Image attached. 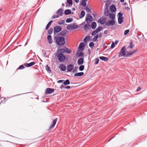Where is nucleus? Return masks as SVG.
Instances as JSON below:
<instances>
[{"label": "nucleus", "mask_w": 147, "mask_h": 147, "mask_svg": "<svg viewBox=\"0 0 147 147\" xmlns=\"http://www.w3.org/2000/svg\"><path fill=\"white\" fill-rule=\"evenodd\" d=\"M45 69L46 70L48 71V73H51V70L50 69V67L48 65H46Z\"/></svg>", "instance_id": "obj_34"}, {"label": "nucleus", "mask_w": 147, "mask_h": 147, "mask_svg": "<svg viewBox=\"0 0 147 147\" xmlns=\"http://www.w3.org/2000/svg\"><path fill=\"white\" fill-rule=\"evenodd\" d=\"M74 1L76 3H78L79 2V0H74Z\"/></svg>", "instance_id": "obj_59"}, {"label": "nucleus", "mask_w": 147, "mask_h": 147, "mask_svg": "<svg viewBox=\"0 0 147 147\" xmlns=\"http://www.w3.org/2000/svg\"><path fill=\"white\" fill-rule=\"evenodd\" d=\"M84 74L83 72H80L76 73L74 75L75 76H83Z\"/></svg>", "instance_id": "obj_23"}, {"label": "nucleus", "mask_w": 147, "mask_h": 147, "mask_svg": "<svg viewBox=\"0 0 147 147\" xmlns=\"http://www.w3.org/2000/svg\"><path fill=\"white\" fill-rule=\"evenodd\" d=\"M123 13L121 12H119L118 13V15L119 16H123Z\"/></svg>", "instance_id": "obj_54"}, {"label": "nucleus", "mask_w": 147, "mask_h": 147, "mask_svg": "<svg viewBox=\"0 0 147 147\" xmlns=\"http://www.w3.org/2000/svg\"><path fill=\"white\" fill-rule=\"evenodd\" d=\"M120 1L121 3H122L124 1V0H120Z\"/></svg>", "instance_id": "obj_63"}, {"label": "nucleus", "mask_w": 147, "mask_h": 147, "mask_svg": "<svg viewBox=\"0 0 147 147\" xmlns=\"http://www.w3.org/2000/svg\"><path fill=\"white\" fill-rule=\"evenodd\" d=\"M35 62H32L29 63H26L25 64V65L26 67H31L35 64Z\"/></svg>", "instance_id": "obj_19"}, {"label": "nucleus", "mask_w": 147, "mask_h": 147, "mask_svg": "<svg viewBox=\"0 0 147 147\" xmlns=\"http://www.w3.org/2000/svg\"><path fill=\"white\" fill-rule=\"evenodd\" d=\"M74 67V65L73 64H71L68 65L67 66V70L68 72L71 71L73 69Z\"/></svg>", "instance_id": "obj_11"}, {"label": "nucleus", "mask_w": 147, "mask_h": 147, "mask_svg": "<svg viewBox=\"0 0 147 147\" xmlns=\"http://www.w3.org/2000/svg\"><path fill=\"white\" fill-rule=\"evenodd\" d=\"M98 38V36L96 35L94 37V38L92 39L93 41L94 42L96 41Z\"/></svg>", "instance_id": "obj_42"}, {"label": "nucleus", "mask_w": 147, "mask_h": 147, "mask_svg": "<svg viewBox=\"0 0 147 147\" xmlns=\"http://www.w3.org/2000/svg\"><path fill=\"white\" fill-rule=\"evenodd\" d=\"M90 36H87L84 38V42H87V40H90Z\"/></svg>", "instance_id": "obj_29"}, {"label": "nucleus", "mask_w": 147, "mask_h": 147, "mask_svg": "<svg viewBox=\"0 0 147 147\" xmlns=\"http://www.w3.org/2000/svg\"><path fill=\"white\" fill-rule=\"evenodd\" d=\"M84 9L86 11L88 12H90L91 11L90 9L88 7H86Z\"/></svg>", "instance_id": "obj_41"}, {"label": "nucleus", "mask_w": 147, "mask_h": 147, "mask_svg": "<svg viewBox=\"0 0 147 147\" xmlns=\"http://www.w3.org/2000/svg\"><path fill=\"white\" fill-rule=\"evenodd\" d=\"M96 22H93L91 24V28L93 29H95L96 28Z\"/></svg>", "instance_id": "obj_26"}, {"label": "nucleus", "mask_w": 147, "mask_h": 147, "mask_svg": "<svg viewBox=\"0 0 147 147\" xmlns=\"http://www.w3.org/2000/svg\"><path fill=\"white\" fill-rule=\"evenodd\" d=\"M109 11L108 9H105L104 11V14H105V15L106 16H108V14Z\"/></svg>", "instance_id": "obj_38"}, {"label": "nucleus", "mask_w": 147, "mask_h": 147, "mask_svg": "<svg viewBox=\"0 0 147 147\" xmlns=\"http://www.w3.org/2000/svg\"><path fill=\"white\" fill-rule=\"evenodd\" d=\"M123 20V17L122 16H119L118 18V22L119 24H121Z\"/></svg>", "instance_id": "obj_21"}, {"label": "nucleus", "mask_w": 147, "mask_h": 147, "mask_svg": "<svg viewBox=\"0 0 147 147\" xmlns=\"http://www.w3.org/2000/svg\"><path fill=\"white\" fill-rule=\"evenodd\" d=\"M141 90V88L140 87H138L136 90V91L138 92Z\"/></svg>", "instance_id": "obj_57"}, {"label": "nucleus", "mask_w": 147, "mask_h": 147, "mask_svg": "<svg viewBox=\"0 0 147 147\" xmlns=\"http://www.w3.org/2000/svg\"><path fill=\"white\" fill-rule=\"evenodd\" d=\"M63 10L61 9H59L56 12V14L59 16V17L62 16L63 14Z\"/></svg>", "instance_id": "obj_12"}, {"label": "nucleus", "mask_w": 147, "mask_h": 147, "mask_svg": "<svg viewBox=\"0 0 147 147\" xmlns=\"http://www.w3.org/2000/svg\"><path fill=\"white\" fill-rule=\"evenodd\" d=\"M78 26L75 24H70L67 26V29L69 30H71L73 29H76L78 28Z\"/></svg>", "instance_id": "obj_5"}, {"label": "nucleus", "mask_w": 147, "mask_h": 147, "mask_svg": "<svg viewBox=\"0 0 147 147\" xmlns=\"http://www.w3.org/2000/svg\"><path fill=\"white\" fill-rule=\"evenodd\" d=\"M97 33V32L96 31V30H95L94 31H93L91 35L92 36H94V35L95 34H96Z\"/></svg>", "instance_id": "obj_50"}, {"label": "nucleus", "mask_w": 147, "mask_h": 147, "mask_svg": "<svg viewBox=\"0 0 147 147\" xmlns=\"http://www.w3.org/2000/svg\"><path fill=\"white\" fill-rule=\"evenodd\" d=\"M55 40L57 44L59 46L63 45L65 43V38L62 36L55 37Z\"/></svg>", "instance_id": "obj_2"}, {"label": "nucleus", "mask_w": 147, "mask_h": 147, "mask_svg": "<svg viewBox=\"0 0 147 147\" xmlns=\"http://www.w3.org/2000/svg\"><path fill=\"white\" fill-rule=\"evenodd\" d=\"M106 19L104 17H101L98 20V22L100 24H104L106 22Z\"/></svg>", "instance_id": "obj_10"}, {"label": "nucleus", "mask_w": 147, "mask_h": 147, "mask_svg": "<svg viewBox=\"0 0 147 147\" xmlns=\"http://www.w3.org/2000/svg\"><path fill=\"white\" fill-rule=\"evenodd\" d=\"M67 3L70 6L72 5L73 3L72 0H67Z\"/></svg>", "instance_id": "obj_37"}, {"label": "nucleus", "mask_w": 147, "mask_h": 147, "mask_svg": "<svg viewBox=\"0 0 147 147\" xmlns=\"http://www.w3.org/2000/svg\"><path fill=\"white\" fill-rule=\"evenodd\" d=\"M53 22V20H51V21H50L48 23L47 25L46 26V27L45 29L46 30H47L48 29V28L51 25V23H52V22Z\"/></svg>", "instance_id": "obj_30"}, {"label": "nucleus", "mask_w": 147, "mask_h": 147, "mask_svg": "<svg viewBox=\"0 0 147 147\" xmlns=\"http://www.w3.org/2000/svg\"><path fill=\"white\" fill-rule=\"evenodd\" d=\"M115 22L114 20H110L106 23V25L107 26H113L114 25Z\"/></svg>", "instance_id": "obj_9"}, {"label": "nucleus", "mask_w": 147, "mask_h": 147, "mask_svg": "<svg viewBox=\"0 0 147 147\" xmlns=\"http://www.w3.org/2000/svg\"><path fill=\"white\" fill-rule=\"evenodd\" d=\"M63 53L62 52L60 51L59 49L56 52V56H57L60 62L64 61L65 59V57Z\"/></svg>", "instance_id": "obj_3"}, {"label": "nucleus", "mask_w": 147, "mask_h": 147, "mask_svg": "<svg viewBox=\"0 0 147 147\" xmlns=\"http://www.w3.org/2000/svg\"><path fill=\"white\" fill-rule=\"evenodd\" d=\"M126 9H127L128 10H130V8H129V7H126Z\"/></svg>", "instance_id": "obj_64"}, {"label": "nucleus", "mask_w": 147, "mask_h": 147, "mask_svg": "<svg viewBox=\"0 0 147 147\" xmlns=\"http://www.w3.org/2000/svg\"><path fill=\"white\" fill-rule=\"evenodd\" d=\"M72 10H73V11H75V8H73L72 9Z\"/></svg>", "instance_id": "obj_61"}, {"label": "nucleus", "mask_w": 147, "mask_h": 147, "mask_svg": "<svg viewBox=\"0 0 147 147\" xmlns=\"http://www.w3.org/2000/svg\"><path fill=\"white\" fill-rule=\"evenodd\" d=\"M70 82L69 80H66L63 83V84L64 85H66L70 84Z\"/></svg>", "instance_id": "obj_35"}, {"label": "nucleus", "mask_w": 147, "mask_h": 147, "mask_svg": "<svg viewBox=\"0 0 147 147\" xmlns=\"http://www.w3.org/2000/svg\"><path fill=\"white\" fill-rule=\"evenodd\" d=\"M85 45H84V43L82 42H81L79 46V50L80 51H83Z\"/></svg>", "instance_id": "obj_14"}, {"label": "nucleus", "mask_w": 147, "mask_h": 147, "mask_svg": "<svg viewBox=\"0 0 147 147\" xmlns=\"http://www.w3.org/2000/svg\"><path fill=\"white\" fill-rule=\"evenodd\" d=\"M94 45V43L93 42H91L89 44V46L91 48H93Z\"/></svg>", "instance_id": "obj_46"}, {"label": "nucleus", "mask_w": 147, "mask_h": 147, "mask_svg": "<svg viewBox=\"0 0 147 147\" xmlns=\"http://www.w3.org/2000/svg\"><path fill=\"white\" fill-rule=\"evenodd\" d=\"M85 15V12L84 11H82L79 15V17L80 18H81L83 17Z\"/></svg>", "instance_id": "obj_27"}, {"label": "nucleus", "mask_w": 147, "mask_h": 147, "mask_svg": "<svg viewBox=\"0 0 147 147\" xmlns=\"http://www.w3.org/2000/svg\"><path fill=\"white\" fill-rule=\"evenodd\" d=\"M83 63L84 60L82 58H80L79 59L77 62L78 64L79 65H80L82 64H83Z\"/></svg>", "instance_id": "obj_20"}, {"label": "nucleus", "mask_w": 147, "mask_h": 147, "mask_svg": "<svg viewBox=\"0 0 147 147\" xmlns=\"http://www.w3.org/2000/svg\"><path fill=\"white\" fill-rule=\"evenodd\" d=\"M59 49L60 51L62 52L63 53L65 52L68 54H69L71 52V51L69 50L67 48H66L65 49Z\"/></svg>", "instance_id": "obj_7"}, {"label": "nucleus", "mask_w": 147, "mask_h": 147, "mask_svg": "<svg viewBox=\"0 0 147 147\" xmlns=\"http://www.w3.org/2000/svg\"><path fill=\"white\" fill-rule=\"evenodd\" d=\"M133 47V44L132 42H130L129 45L128 47V48H129L131 49Z\"/></svg>", "instance_id": "obj_39"}, {"label": "nucleus", "mask_w": 147, "mask_h": 147, "mask_svg": "<svg viewBox=\"0 0 147 147\" xmlns=\"http://www.w3.org/2000/svg\"><path fill=\"white\" fill-rule=\"evenodd\" d=\"M47 39L49 41V43L51 44L52 43V41L51 39V36L50 35H48L47 36Z\"/></svg>", "instance_id": "obj_31"}, {"label": "nucleus", "mask_w": 147, "mask_h": 147, "mask_svg": "<svg viewBox=\"0 0 147 147\" xmlns=\"http://www.w3.org/2000/svg\"><path fill=\"white\" fill-rule=\"evenodd\" d=\"M129 30H127L125 31L124 32V35H125L127 34L129 32Z\"/></svg>", "instance_id": "obj_48"}, {"label": "nucleus", "mask_w": 147, "mask_h": 147, "mask_svg": "<svg viewBox=\"0 0 147 147\" xmlns=\"http://www.w3.org/2000/svg\"><path fill=\"white\" fill-rule=\"evenodd\" d=\"M109 18L112 20H114L115 19V16L113 13H111L109 14Z\"/></svg>", "instance_id": "obj_28"}, {"label": "nucleus", "mask_w": 147, "mask_h": 147, "mask_svg": "<svg viewBox=\"0 0 147 147\" xmlns=\"http://www.w3.org/2000/svg\"><path fill=\"white\" fill-rule=\"evenodd\" d=\"M71 11L69 9H67L65 10L64 11L65 14L66 15L69 14L71 13Z\"/></svg>", "instance_id": "obj_25"}, {"label": "nucleus", "mask_w": 147, "mask_h": 147, "mask_svg": "<svg viewBox=\"0 0 147 147\" xmlns=\"http://www.w3.org/2000/svg\"><path fill=\"white\" fill-rule=\"evenodd\" d=\"M77 67H75L73 69V73H74L75 72L77 71Z\"/></svg>", "instance_id": "obj_49"}, {"label": "nucleus", "mask_w": 147, "mask_h": 147, "mask_svg": "<svg viewBox=\"0 0 147 147\" xmlns=\"http://www.w3.org/2000/svg\"><path fill=\"white\" fill-rule=\"evenodd\" d=\"M64 81L63 80H60L58 81V82L59 83H62Z\"/></svg>", "instance_id": "obj_55"}, {"label": "nucleus", "mask_w": 147, "mask_h": 147, "mask_svg": "<svg viewBox=\"0 0 147 147\" xmlns=\"http://www.w3.org/2000/svg\"><path fill=\"white\" fill-rule=\"evenodd\" d=\"M54 89L48 88L46 89L45 93L46 94H51L53 92Z\"/></svg>", "instance_id": "obj_8"}, {"label": "nucleus", "mask_w": 147, "mask_h": 147, "mask_svg": "<svg viewBox=\"0 0 147 147\" xmlns=\"http://www.w3.org/2000/svg\"><path fill=\"white\" fill-rule=\"evenodd\" d=\"M99 58L101 60L105 61H107L109 60L108 59L107 57L103 56L100 57H99Z\"/></svg>", "instance_id": "obj_22"}, {"label": "nucleus", "mask_w": 147, "mask_h": 147, "mask_svg": "<svg viewBox=\"0 0 147 147\" xmlns=\"http://www.w3.org/2000/svg\"><path fill=\"white\" fill-rule=\"evenodd\" d=\"M118 42V41L117 40H116L114 42H113L111 46V48L112 49L113 48L117 45Z\"/></svg>", "instance_id": "obj_18"}, {"label": "nucleus", "mask_w": 147, "mask_h": 147, "mask_svg": "<svg viewBox=\"0 0 147 147\" xmlns=\"http://www.w3.org/2000/svg\"><path fill=\"white\" fill-rule=\"evenodd\" d=\"M62 30V28L60 26H56L54 28V33L55 34L56 33L60 32Z\"/></svg>", "instance_id": "obj_6"}, {"label": "nucleus", "mask_w": 147, "mask_h": 147, "mask_svg": "<svg viewBox=\"0 0 147 147\" xmlns=\"http://www.w3.org/2000/svg\"><path fill=\"white\" fill-rule=\"evenodd\" d=\"M59 68L62 71H65L66 69V66L63 64H61L59 66Z\"/></svg>", "instance_id": "obj_13"}, {"label": "nucleus", "mask_w": 147, "mask_h": 147, "mask_svg": "<svg viewBox=\"0 0 147 147\" xmlns=\"http://www.w3.org/2000/svg\"><path fill=\"white\" fill-rule=\"evenodd\" d=\"M79 56L82 57L83 55V54L82 52H80L79 54Z\"/></svg>", "instance_id": "obj_56"}, {"label": "nucleus", "mask_w": 147, "mask_h": 147, "mask_svg": "<svg viewBox=\"0 0 147 147\" xmlns=\"http://www.w3.org/2000/svg\"><path fill=\"white\" fill-rule=\"evenodd\" d=\"M125 49V46H123L122 48L118 55V57H120L122 56L124 57H129V56L135 53L137 51V49H136L135 50H133L131 51H130L129 53H127L126 52Z\"/></svg>", "instance_id": "obj_1"}, {"label": "nucleus", "mask_w": 147, "mask_h": 147, "mask_svg": "<svg viewBox=\"0 0 147 147\" xmlns=\"http://www.w3.org/2000/svg\"><path fill=\"white\" fill-rule=\"evenodd\" d=\"M53 32V29L52 28H51L49 29V30L48 31V32L49 34H51L52 33V32Z\"/></svg>", "instance_id": "obj_47"}, {"label": "nucleus", "mask_w": 147, "mask_h": 147, "mask_svg": "<svg viewBox=\"0 0 147 147\" xmlns=\"http://www.w3.org/2000/svg\"><path fill=\"white\" fill-rule=\"evenodd\" d=\"M107 30H105L104 31V33L105 34H107Z\"/></svg>", "instance_id": "obj_60"}, {"label": "nucleus", "mask_w": 147, "mask_h": 147, "mask_svg": "<svg viewBox=\"0 0 147 147\" xmlns=\"http://www.w3.org/2000/svg\"><path fill=\"white\" fill-rule=\"evenodd\" d=\"M25 68L24 66L23 65H20L18 68V69H24Z\"/></svg>", "instance_id": "obj_45"}, {"label": "nucleus", "mask_w": 147, "mask_h": 147, "mask_svg": "<svg viewBox=\"0 0 147 147\" xmlns=\"http://www.w3.org/2000/svg\"><path fill=\"white\" fill-rule=\"evenodd\" d=\"M65 22V21L64 20H63L59 22L58 23V24L59 25H62Z\"/></svg>", "instance_id": "obj_44"}, {"label": "nucleus", "mask_w": 147, "mask_h": 147, "mask_svg": "<svg viewBox=\"0 0 147 147\" xmlns=\"http://www.w3.org/2000/svg\"><path fill=\"white\" fill-rule=\"evenodd\" d=\"M99 59L98 58H96L95 60V64H97L98 63L99 61Z\"/></svg>", "instance_id": "obj_43"}, {"label": "nucleus", "mask_w": 147, "mask_h": 147, "mask_svg": "<svg viewBox=\"0 0 147 147\" xmlns=\"http://www.w3.org/2000/svg\"><path fill=\"white\" fill-rule=\"evenodd\" d=\"M87 23V24H85L83 28L86 31H87L88 30V28L90 25Z\"/></svg>", "instance_id": "obj_24"}, {"label": "nucleus", "mask_w": 147, "mask_h": 147, "mask_svg": "<svg viewBox=\"0 0 147 147\" xmlns=\"http://www.w3.org/2000/svg\"><path fill=\"white\" fill-rule=\"evenodd\" d=\"M64 85L63 84L61 86L60 88L61 89H62L63 88H65V86H64Z\"/></svg>", "instance_id": "obj_53"}, {"label": "nucleus", "mask_w": 147, "mask_h": 147, "mask_svg": "<svg viewBox=\"0 0 147 147\" xmlns=\"http://www.w3.org/2000/svg\"><path fill=\"white\" fill-rule=\"evenodd\" d=\"M110 10L112 12H114L116 11V7L114 5H111L109 8Z\"/></svg>", "instance_id": "obj_15"}, {"label": "nucleus", "mask_w": 147, "mask_h": 147, "mask_svg": "<svg viewBox=\"0 0 147 147\" xmlns=\"http://www.w3.org/2000/svg\"><path fill=\"white\" fill-rule=\"evenodd\" d=\"M70 88V87L69 86H65V88L67 89H69Z\"/></svg>", "instance_id": "obj_58"}, {"label": "nucleus", "mask_w": 147, "mask_h": 147, "mask_svg": "<svg viewBox=\"0 0 147 147\" xmlns=\"http://www.w3.org/2000/svg\"><path fill=\"white\" fill-rule=\"evenodd\" d=\"M84 66L83 65H81L79 67V70L81 71H82L84 69Z\"/></svg>", "instance_id": "obj_40"}, {"label": "nucleus", "mask_w": 147, "mask_h": 147, "mask_svg": "<svg viewBox=\"0 0 147 147\" xmlns=\"http://www.w3.org/2000/svg\"><path fill=\"white\" fill-rule=\"evenodd\" d=\"M93 18L92 16L89 14L86 15L85 21L86 23H91L93 20Z\"/></svg>", "instance_id": "obj_4"}, {"label": "nucleus", "mask_w": 147, "mask_h": 147, "mask_svg": "<svg viewBox=\"0 0 147 147\" xmlns=\"http://www.w3.org/2000/svg\"><path fill=\"white\" fill-rule=\"evenodd\" d=\"M68 32V31L66 30H63L60 33V35L63 36H65Z\"/></svg>", "instance_id": "obj_17"}, {"label": "nucleus", "mask_w": 147, "mask_h": 147, "mask_svg": "<svg viewBox=\"0 0 147 147\" xmlns=\"http://www.w3.org/2000/svg\"><path fill=\"white\" fill-rule=\"evenodd\" d=\"M86 1L82 0V2L80 3V5H81L85 7L86 5Z\"/></svg>", "instance_id": "obj_32"}, {"label": "nucleus", "mask_w": 147, "mask_h": 147, "mask_svg": "<svg viewBox=\"0 0 147 147\" xmlns=\"http://www.w3.org/2000/svg\"><path fill=\"white\" fill-rule=\"evenodd\" d=\"M58 17L59 16H57V15H54L52 17V19H55L56 18H58Z\"/></svg>", "instance_id": "obj_51"}, {"label": "nucleus", "mask_w": 147, "mask_h": 147, "mask_svg": "<svg viewBox=\"0 0 147 147\" xmlns=\"http://www.w3.org/2000/svg\"><path fill=\"white\" fill-rule=\"evenodd\" d=\"M73 19L72 18H67L66 21L67 23H69L72 21Z\"/></svg>", "instance_id": "obj_36"}, {"label": "nucleus", "mask_w": 147, "mask_h": 147, "mask_svg": "<svg viewBox=\"0 0 147 147\" xmlns=\"http://www.w3.org/2000/svg\"><path fill=\"white\" fill-rule=\"evenodd\" d=\"M102 29V26H100L99 27H98L96 29V30L97 32V33L100 31H101Z\"/></svg>", "instance_id": "obj_33"}, {"label": "nucleus", "mask_w": 147, "mask_h": 147, "mask_svg": "<svg viewBox=\"0 0 147 147\" xmlns=\"http://www.w3.org/2000/svg\"><path fill=\"white\" fill-rule=\"evenodd\" d=\"M126 4H127V3L126 2H124L123 3V5H126Z\"/></svg>", "instance_id": "obj_62"}, {"label": "nucleus", "mask_w": 147, "mask_h": 147, "mask_svg": "<svg viewBox=\"0 0 147 147\" xmlns=\"http://www.w3.org/2000/svg\"><path fill=\"white\" fill-rule=\"evenodd\" d=\"M97 36H98V38L100 37V38L102 36V33H100L96 35Z\"/></svg>", "instance_id": "obj_52"}, {"label": "nucleus", "mask_w": 147, "mask_h": 147, "mask_svg": "<svg viewBox=\"0 0 147 147\" xmlns=\"http://www.w3.org/2000/svg\"><path fill=\"white\" fill-rule=\"evenodd\" d=\"M57 120V118H55L53 120L52 122V124L50 125L49 127V129H51L52 127L54 126L56 124Z\"/></svg>", "instance_id": "obj_16"}]
</instances>
